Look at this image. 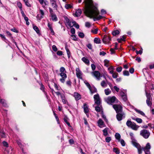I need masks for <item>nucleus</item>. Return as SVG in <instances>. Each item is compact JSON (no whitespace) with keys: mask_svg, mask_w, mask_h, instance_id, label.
Returning <instances> with one entry per match:
<instances>
[{"mask_svg":"<svg viewBox=\"0 0 154 154\" xmlns=\"http://www.w3.org/2000/svg\"><path fill=\"white\" fill-rule=\"evenodd\" d=\"M85 7L83 9L84 14L87 17L94 18V20L95 21L104 17L103 16L106 13L105 10L102 9L101 11V15H98L99 12L97 8L94 5L92 0H86L85 1Z\"/></svg>","mask_w":154,"mask_h":154,"instance_id":"1","label":"nucleus"},{"mask_svg":"<svg viewBox=\"0 0 154 154\" xmlns=\"http://www.w3.org/2000/svg\"><path fill=\"white\" fill-rule=\"evenodd\" d=\"M132 144L137 149L139 154L141 153L142 150L144 151L145 154H150L149 149L151 148V145L149 143H147L144 147H141L139 144L133 140L132 141Z\"/></svg>","mask_w":154,"mask_h":154,"instance_id":"2","label":"nucleus"},{"mask_svg":"<svg viewBox=\"0 0 154 154\" xmlns=\"http://www.w3.org/2000/svg\"><path fill=\"white\" fill-rule=\"evenodd\" d=\"M105 101L109 104H112L115 102H117L118 100L115 96L109 97L105 99Z\"/></svg>","mask_w":154,"mask_h":154,"instance_id":"3","label":"nucleus"},{"mask_svg":"<svg viewBox=\"0 0 154 154\" xmlns=\"http://www.w3.org/2000/svg\"><path fill=\"white\" fill-rule=\"evenodd\" d=\"M140 134L143 137L146 139L149 137L150 133L147 130L143 129L140 131Z\"/></svg>","mask_w":154,"mask_h":154,"instance_id":"4","label":"nucleus"},{"mask_svg":"<svg viewBox=\"0 0 154 154\" xmlns=\"http://www.w3.org/2000/svg\"><path fill=\"white\" fill-rule=\"evenodd\" d=\"M116 117L118 121H120L122 120L123 118H125V114L123 111L117 113Z\"/></svg>","mask_w":154,"mask_h":154,"instance_id":"5","label":"nucleus"},{"mask_svg":"<svg viewBox=\"0 0 154 154\" xmlns=\"http://www.w3.org/2000/svg\"><path fill=\"white\" fill-rule=\"evenodd\" d=\"M112 107L116 113L123 111L122 107L120 105L114 104L113 105Z\"/></svg>","mask_w":154,"mask_h":154,"instance_id":"6","label":"nucleus"},{"mask_svg":"<svg viewBox=\"0 0 154 154\" xmlns=\"http://www.w3.org/2000/svg\"><path fill=\"white\" fill-rule=\"evenodd\" d=\"M91 74L92 75L95 77L98 80H100V77H101V76L100 75V74L98 71H95L93 72Z\"/></svg>","mask_w":154,"mask_h":154,"instance_id":"7","label":"nucleus"},{"mask_svg":"<svg viewBox=\"0 0 154 154\" xmlns=\"http://www.w3.org/2000/svg\"><path fill=\"white\" fill-rule=\"evenodd\" d=\"M66 73V72H60V75L62 77L60 79V81L62 83H64L65 82V79L67 77Z\"/></svg>","mask_w":154,"mask_h":154,"instance_id":"8","label":"nucleus"},{"mask_svg":"<svg viewBox=\"0 0 154 154\" xmlns=\"http://www.w3.org/2000/svg\"><path fill=\"white\" fill-rule=\"evenodd\" d=\"M94 98L95 103L97 105H100V101L99 94H97L95 95L94 96Z\"/></svg>","mask_w":154,"mask_h":154,"instance_id":"9","label":"nucleus"},{"mask_svg":"<svg viewBox=\"0 0 154 154\" xmlns=\"http://www.w3.org/2000/svg\"><path fill=\"white\" fill-rule=\"evenodd\" d=\"M146 103L148 106H150L152 105V103L151 101L152 98L150 94L146 93Z\"/></svg>","mask_w":154,"mask_h":154,"instance_id":"10","label":"nucleus"},{"mask_svg":"<svg viewBox=\"0 0 154 154\" xmlns=\"http://www.w3.org/2000/svg\"><path fill=\"white\" fill-rule=\"evenodd\" d=\"M111 40V38L109 36L107 35H104L103 39V42L105 44L109 43Z\"/></svg>","mask_w":154,"mask_h":154,"instance_id":"11","label":"nucleus"},{"mask_svg":"<svg viewBox=\"0 0 154 154\" xmlns=\"http://www.w3.org/2000/svg\"><path fill=\"white\" fill-rule=\"evenodd\" d=\"M76 75L77 77L80 79H82V72L80 70L79 68H77L76 69Z\"/></svg>","mask_w":154,"mask_h":154,"instance_id":"12","label":"nucleus"},{"mask_svg":"<svg viewBox=\"0 0 154 154\" xmlns=\"http://www.w3.org/2000/svg\"><path fill=\"white\" fill-rule=\"evenodd\" d=\"M98 126L100 128H102L106 127V125L103 121L101 119H100L97 122Z\"/></svg>","mask_w":154,"mask_h":154,"instance_id":"13","label":"nucleus"},{"mask_svg":"<svg viewBox=\"0 0 154 154\" xmlns=\"http://www.w3.org/2000/svg\"><path fill=\"white\" fill-rule=\"evenodd\" d=\"M73 96L75 98L76 100H78L81 98V95L78 93L75 92L74 93Z\"/></svg>","mask_w":154,"mask_h":154,"instance_id":"14","label":"nucleus"},{"mask_svg":"<svg viewBox=\"0 0 154 154\" xmlns=\"http://www.w3.org/2000/svg\"><path fill=\"white\" fill-rule=\"evenodd\" d=\"M66 20V26L67 27H72V22H70L69 19L66 17L65 18Z\"/></svg>","mask_w":154,"mask_h":154,"instance_id":"15","label":"nucleus"},{"mask_svg":"<svg viewBox=\"0 0 154 154\" xmlns=\"http://www.w3.org/2000/svg\"><path fill=\"white\" fill-rule=\"evenodd\" d=\"M40 14H38L37 16V18L40 20L43 17V16L44 15V12L43 11L40 9L39 10Z\"/></svg>","mask_w":154,"mask_h":154,"instance_id":"16","label":"nucleus"},{"mask_svg":"<svg viewBox=\"0 0 154 154\" xmlns=\"http://www.w3.org/2000/svg\"><path fill=\"white\" fill-rule=\"evenodd\" d=\"M83 108L85 113H88L89 111L88 106L86 103L84 104Z\"/></svg>","mask_w":154,"mask_h":154,"instance_id":"17","label":"nucleus"},{"mask_svg":"<svg viewBox=\"0 0 154 154\" xmlns=\"http://www.w3.org/2000/svg\"><path fill=\"white\" fill-rule=\"evenodd\" d=\"M5 153V154H13L12 149L11 147L6 149Z\"/></svg>","mask_w":154,"mask_h":154,"instance_id":"18","label":"nucleus"},{"mask_svg":"<svg viewBox=\"0 0 154 154\" xmlns=\"http://www.w3.org/2000/svg\"><path fill=\"white\" fill-rule=\"evenodd\" d=\"M139 127V126L138 125H137L134 122H133L130 128L133 130L137 131Z\"/></svg>","mask_w":154,"mask_h":154,"instance_id":"19","label":"nucleus"},{"mask_svg":"<svg viewBox=\"0 0 154 154\" xmlns=\"http://www.w3.org/2000/svg\"><path fill=\"white\" fill-rule=\"evenodd\" d=\"M82 13V11L81 9H78L76 10L75 13V16L76 17H79Z\"/></svg>","mask_w":154,"mask_h":154,"instance_id":"20","label":"nucleus"},{"mask_svg":"<svg viewBox=\"0 0 154 154\" xmlns=\"http://www.w3.org/2000/svg\"><path fill=\"white\" fill-rule=\"evenodd\" d=\"M82 60L87 65H89L90 61L87 58L84 57L82 58Z\"/></svg>","mask_w":154,"mask_h":154,"instance_id":"21","label":"nucleus"},{"mask_svg":"<svg viewBox=\"0 0 154 154\" xmlns=\"http://www.w3.org/2000/svg\"><path fill=\"white\" fill-rule=\"evenodd\" d=\"M51 2L52 6L55 9H57V6L56 2V0H51Z\"/></svg>","mask_w":154,"mask_h":154,"instance_id":"22","label":"nucleus"},{"mask_svg":"<svg viewBox=\"0 0 154 154\" xmlns=\"http://www.w3.org/2000/svg\"><path fill=\"white\" fill-rule=\"evenodd\" d=\"M132 119L136 121L138 123H141L143 122L142 120L139 118H135L134 117H131Z\"/></svg>","mask_w":154,"mask_h":154,"instance_id":"23","label":"nucleus"},{"mask_svg":"<svg viewBox=\"0 0 154 154\" xmlns=\"http://www.w3.org/2000/svg\"><path fill=\"white\" fill-rule=\"evenodd\" d=\"M91 94L94 93L97 91V89L94 87H91L89 88Z\"/></svg>","mask_w":154,"mask_h":154,"instance_id":"24","label":"nucleus"},{"mask_svg":"<svg viewBox=\"0 0 154 154\" xmlns=\"http://www.w3.org/2000/svg\"><path fill=\"white\" fill-rule=\"evenodd\" d=\"M109 130V128H105L103 130V135L106 136L108 134V131Z\"/></svg>","mask_w":154,"mask_h":154,"instance_id":"25","label":"nucleus"},{"mask_svg":"<svg viewBox=\"0 0 154 154\" xmlns=\"http://www.w3.org/2000/svg\"><path fill=\"white\" fill-rule=\"evenodd\" d=\"M104 65L106 67H108L109 66V61L106 59L105 60L103 61Z\"/></svg>","mask_w":154,"mask_h":154,"instance_id":"26","label":"nucleus"},{"mask_svg":"<svg viewBox=\"0 0 154 154\" xmlns=\"http://www.w3.org/2000/svg\"><path fill=\"white\" fill-rule=\"evenodd\" d=\"M115 69L114 67L112 66H110L108 67V70L109 71V72L110 74H112L114 72V70Z\"/></svg>","mask_w":154,"mask_h":154,"instance_id":"27","label":"nucleus"},{"mask_svg":"<svg viewBox=\"0 0 154 154\" xmlns=\"http://www.w3.org/2000/svg\"><path fill=\"white\" fill-rule=\"evenodd\" d=\"M65 48L66 51V53H67V54L68 55V57L69 58L70 57L71 53H70V52L69 50V49L68 48L67 45H66L65 46Z\"/></svg>","mask_w":154,"mask_h":154,"instance_id":"28","label":"nucleus"},{"mask_svg":"<svg viewBox=\"0 0 154 154\" xmlns=\"http://www.w3.org/2000/svg\"><path fill=\"white\" fill-rule=\"evenodd\" d=\"M134 109L139 114H140V115H141L143 116H145L144 113L142 111H141L140 110L136 108H134Z\"/></svg>","mask_w":154,"mask_h":154,"instance_id":"29","label":"nucleus"},{"mask_svg":"<svg viewBox=\"0 0 154 154\" xmlns=\"http://www.w3.org/2000/svg\"><path fill=\"white\" fill-rule=\"evenodd\" d=\"M0 135L2 137L5 138L6 137V135L5 132L3 131V130L1 129H0Z\"/></svg>","mask_w":154,"mask_h":154,"instance_id":"30","label":"nucleus"},{"mask_svg":"<svg viewBox=\"0 0 154 154\" xmlns=\"http://www.w3.org/2000/svg\"><path fill=\"white\" fill-rule=\"evenodd\" d=\"M115 137L119 141H120L121 138V136L119 133H116L115 134Z\"/></svg>","mask_w":154,"mask_h":154,"instance_id":"31","label":"nucleus"},{"mask_svg":"<svg viewBox=\"0 0 154 154\" xmlns=\"http://www.w3.org/2000/svg\"><path fill=\"white\" fill-rule=\"evenodd\" d=\"M52 20L53 21H56L57 20V17L55 14H52L51 15Z\"/></svg>","mask_w":154,"mask_h":154,"instance_id":"32","label":"nucleus"},{"mask_svg":"<svg viewBox=\"0 0 154 154\" xmlns=\"http://www.w3.org/2000/svg\"><path fill=\"white\" fill-rule=\"evenodd\" d=\"M125 36L123 35L121 38H118L117 40L119 42L121 43L122 41H125Z\"/></svg>","mask_w":154,"mask_h":154,"instance_id":"33","label":"nucleus"},{"mask_svg":"<svg viewBox=\"0 0 154 154\" xmlns=\"http://www.w3.org/2000/svg\"><path fill=\"white\" fill-rule=\"evenodd\" d=\"M33 29L37 34L40 33V31L38 27L36 26H33Z\"/></svg>","mask_w":154,"mask_h":154,"instance_id":"34","label":"nucleus"},{"mask_svg":"<svg viewBox=\"0 0 154 154\" xmlns=\"http://www.w3.org/2000/svg\"><path fill=\"white\" fill-rule=\"evenodd\" d=\"M104 92L105 94L106 95H108L110 94L111 92V90L109 88H107L104 90Z\"/></svg>","mask_w":154,"mask_h":154,"instance_id":"35","label":"nucleus"},{"mask_svg":"<svg viewBox=\"0 0 154 154\" xmlns=\"http://www.w3.org/2000/svg\"><path fill=\"white\" fill-rule=\"evenodd\" d=\"M94 42L96 44H100V40L99 38H95L94 39Z\"/></svg>","mask_w":154,"mask_h":154,"instance_id":"36","label":"nucleus"},{"mask_svg":"<svg viewBox=\"0 0 154 154\" xmlns=\"http://www.w3.org/2000/svg\"><path fill=\"white\" fill-rule=\"evenodd\" d=\"M113 151L116 154H119L120 153L119 149L117 148H114L113 149Z\"/></svg>","mask_w":154,"mask_h":154,"instance_id":"37","label":"nucleus"},{"mask_svg":"<svg viewBox=\"0 0 154 154\" xmlns=\"http://www.w3.org/2000/svg\"><path fill=\"white\" fill-rule=\"evenodd\" d=\"M133 122H132L131 121L128 120L126 122V125L129 127H131Z\"/></svg>","mask_w":154,"mask_h":154,"instance_id":"38","label":"nucleus"},{"mask_svg":"<svg viewBox=\"0 0 154 154\" xmlns=\"http://www.w3.org/2000/svg\"><path fill=\"white\" fill-rule=\"evenodd\" d=\"M95 109L96 111L100 112L102 110V108L97 106L95 107Z\"/></svg>","mask_w":154,"mask_h":154,"instance_id":"39","label":"nucleus"},{"mask_svg":"<svg viewBox=\"0 0 154 154\" xmlns=\"http://www.w3.org/2000/svg\"><path fill=\"white\" fill-rule=\"evenodd\" d=\"M72 26H74L77 29H79V25L76 24V22L75 21H73L72 22Z\"/></svg>","mask_w":154,"mask_h":154,"instance_id":"40","label":"nucleus"},{"mask_svg":"<svg viewBox=\"0 0 154 154\" xmlns=\"http://www.w3.org/2000/svg\"><path fill=\"white\" fill-rule=\"evenodd\" d=\"M119 32L118 30H116L112 32V34L113 36H115L116 35L119 34Z\"/></svg>","mask_w":154,"mask_h":154,"instance_id":"41","label":"nucleus"},{"mask_svg":"<svg viewBox=\"0 0 154 154\" xmlns=\"http://www.w3.org/2000/svg\"><path fill=\"white\" fill-rule=\"evenodd\" d=\"M65 8L66 9H69L72 8V5L70 4H67L65 5Z\"/></svg>","mask_w":154,"mask_h":154,"instance_id":"42","label":"nucleus"},{"mask_svg":"<svg viewBox=\"0 0 154 154\" xmlns=\"http://www.w3.org/2000/svg\"><path fill=\"white\" fill-rule=\"evenodd\" d=\"M98 30V29L97 28H96L94 29H91V32L93 34H97V33Z\"/></svg>","mask_w":154,"mask_h":154,"instance_id":"43","label":"nucleus"},{"mask_svg":"<svg viewBox=\"0 0 154 154\" xmlns=\"http://www.w3.org/2000/svg\"><path fill=\"white\" fill-rule=\"evenodd\" d=\"M122 99L125 102H126L128 100L127 97V94H125L123 96H122L121 97Z\"/></svg>","mask_w":154,"mask_h":154,"instance_id":"44","label":"nucleus"},{"mask_svg":"<svg viewBox=\"0 0 154 154\" xmlns=\"http://www.w3.org/2000/svg\"><path fill=\"white\" fill-rule=\"evenodd\" d=\"M112 74V77L114 78H116L118 76V74L116 72H113Z\"/></svg>","mask_w":154,"mask_h":154,"instance_id":"45","label":"nucleus"},{"mask_svg":"<svg viewBox=\"0 0 154 154\" xmlns=\"http://www.w3.org/2000/svg\"><path fill=\"white\" fill-rule=\"evenodd\" d=\"M60 72H66L65 69L63 67H61L60 69Z\"/></svg>","mask_w":154,"mask_h":154,"instance_id":"46","label":"nucleus"},{"mask_svg":"<svg viewBox=\"0 0 154 154\" xmlns=\"http://www.w3.org/2000/svg\"><path fill=\"white\" fill-rule=\"evenodd\" d=\"M84 83L87 86V87L89 89L90 87H91V85L89 84V83L87 81H84Z\"/></svg>","mask_w":154,"mask_h":154,"instance_id":"47","label":"nucleus"},{"mask_svg":"<svg viewBox=\"0 0 154 154\" xmlns=\"http://www.w3.org/2000/svg\"><path fill=\"white\" fill-rule=\"evenodd\" d=\"M85 26L86 27L89 28L91 26V24L89 22H86L85 23Z\"/></svg>","mask_w":154,"mask_h":154,"instance_id":"48","label":"nucleus"},{"mask_svg":"<svg viewBox=\"0 0 154 154\" xmlns=\"http://www.w3.org/2000/svg\"><path fill=\"white\" fill-rule=\"evenodd\" d=\"M123 74L125 76H128L129 73L128 71L125 70L123 72Z\"/></svg>","mask_w":154,"mask_h":154,"instance_id":"49","label":"nucleus"},{"mask_svg":"<svg viewBox=\"0 0 154 154\" xmlns=\"http://www.w3.org/2000/svg\"><path fill=\"white\" fill-rule=\"evenodd\" d=\"M18 7L20 8V10L22 9V5L21 3L20 2H18L17 3Z\"/></svg>","mask_w":154,"mask_h":154,"instance_id":"50","label":"nucleus"},{"mask_svg":"<svg viewBox=\"0 0 154 154\" xmlns=\"http://www.w3.org/2000/svg\"><path fill=\"white\" fill-rule=\"evenodd\" d=\"M40 3L41 4H42L43 6H45L46 5V2H44V0H38Z\"/></svg>","mask_w":154,"mask_h":154,"instance_id":"51","label":"nucleus"},{"mask_svg":"<svg viewBox=\"0 0 154 154\" xmlns=\"http://www.w3.org/2000/svg\"><path fill=\"white\" fill-rule=\"evenodd\" d=\"M101 85L103 87L106 86L107 84L104 81H102L101 83Z\"/></svg>","mask_w":154,"mask_h":154,"instance_id":"52","label":"nucleus"},{"mask_svg":"<svg viewBox=\"0 0 154 154\" xmlns=\"http://www.w3.org/2000/svg\"><path fill=\"white\" fill-rule=\"evenodd\" d=\"M78 35L81 38H83L84 37L85 35L83 33L81 32H79Z\"/></svg>","mask_w":154,"mask_h":154,"instance_id":"53","label":"nucleus"},{"mask_svg":"<svg viewBox=\"0 0 154 154\" xmlns=\"http://www.w3.org/2000/svg\"><path fill=\"white\" fill-rule=\"evenodd\" d=\"M53 112H54V115L55 116V117L56 119L57 120V121L58 123L59 124V119H58V116L57 115V114L54 112V111Z\"/></svg>","mask_w":154,"mask_h":154,"instance_id":"54","label":"nucleus"},{"mask_svg":"<svg viewBox=\"0 0 154 154\" xmlns=\"http://www.w3.org/2000/svg\"><path fill=\"white\" fill-rule=\"evenodd\" d=\"M119 94L121 96V97H122V96H123L124 95L126 94V92H124V91H120V92H119Z\"/></svg>","mask_w":154,"mask_h":154,"instance_id":"55","label":"nucleus"},{"mask_svg":"<svg viewBox=\"0 0 154 154\" xmlns=\"http://www.w3.org/2000/svg\"><path fill=\"white\" fill-rule=\"evenodd\" d=\"M72 39L75 41H76L77 40V39L75 35H71Z\"/></svg>","mask_w":154,"mask_h":154,"instance_id":"56","label":"nucleus"},{"mask_svg":"<svg viewBox=\"0 0 154 154\" xmlns=\"http://www.w3.org/2000/svg\"><path fill=\"white\" fill-rule=\"evenodd\" d=\"M24 2L25 3V5L27 7H30L31 6V5L29 4V2H28V0H26V1H25Z\"/></svg>","mask_w":154,"mask_h":154,"instance_id":"57","label":"nucleus"},{"mask_svg":"<svg viewBox=\"0 0 154 154\" xmlns=\"http://www.w3.org/2000/svg\"><path fill=\"white\" fill-rule=\"evenodd\" d=\"M120 143H121V145L123 146H125V143L123 140V139L120 140Z\"/></svg>","mask_w":154,"mask_h":154,"instance_id":"58","label":"nucleus"},{"mask_svg":"<svg viewBox=\"0 0 154 154\" xmlns=\"http://www.w3.org/2000/svg\"><path fill=\"white\" fill-rule=\"evenodd\" d=\"M122 68L121 67H118L116 69L117 71L119 72H121L122 71Z\"/></svg>","mask_w":154,"mask_h":154,"instance_id":"59","label":"nucleus"},{"mask_svg":"<svg viewBox=\"0 0 154 154\" xmlns=\"http://www.w3.org/2000/svg\"><path fill=\"white\" fill-rule=\"evenodd\" d=\"M106 142L109 143L111 140V138L110 137H107L105 139Z\"/></svg>","mask_w":154,"mask_h":154,"instance_id":"60","label":"nucleus"},{"mask_svg":"<svg viewBox=\"0 0 154 154\" xmlns=\"http://www.w3.org/2000/svg\"><path fill=\"white\" fill-rule=\"evenodd\" d=\"M52 48L53 50L54 51L56 52L57 51V48L55 45H53L52 46Z\"/></svg>","mask_w":154,"mask_h":154,"instance_id":"61","label":"nucleus"},{"mask_svg":"<svg viewBox=\"0 0 154 154\" xmlns=\"http://www.w3.org/2000/svg\"><path fill=\"white\" fill-rule=\"evenodd\" d=\"M3 145L6 147H8V145L7 142L5 141H3L2 142Z\"/></svg>","mask_w":154,"mask_h":154,"instance_id":"62","label":"nucleus"},{"mask_svg":"<svg viewBox=\"0 0 154 154\" xmlns=\"http://www.w3.org/2000/svg\"><path fill=\"white\" fill-rule=\"evenodd\" d=\"M57 54L59 56H61L63 54V52L61 51H57Z\"/></svg>","mask_w":154,"mask_h":154,"instance_id":"63","label":"nucleus"},{"mask_svg":"<svg viewBox=\"0 0 154 154\" xmlns=\"http://www.w3.org/2000/svg\"><path fill=\"white\" fill-rule=\"evenodd\" d=\"M91 69H92V70L93 71L94 70L96 69L95 66L94 64H91Z\"/></svg>","mask_w":154,"mask_h":154,"instance_id":"64","label":"nucleus"}]
</instances>
